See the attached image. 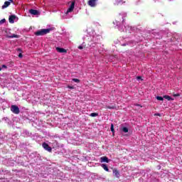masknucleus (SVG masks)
<instances>
[{"label":"nucleus","instance_id":"1","mask_svg":"<svg viewBox=\"0 0 182 182\" xmlns=\"http://www.w3.org/2000/svg\"><path fill=\"white\" fill-rule=\"evenodd\" d=\"M126 16H127V14L126 12H121L116 17L115 21H113V23L115 25L117 29L120 31V32H126V33H132L133 32V28L130 26H126L124 23Z\"/></svg>","mask_w":182,"mask_h":182},{"label":"nucleus","instance_id":"2","mask_svg":"<svg viewBox=\"0 0 182 182\" xmlns=\"http://www.w3.org/2000/svg\"><path fill=\"white\" fill-rule=\"evenodd\" d=\"M100 36H86L85 37V42L88 43V46L90 48H96L99 43H100V39H101Z\"/></svg>","mask_w":182,"mask_h":182},{"label":"nucleus","instance_id":"3","mask_svg":"<svg viewBox=\"0 0 182 182\" xmlns=\"http://www.w3.org/2000/svg\"><path fill=\"white\" fill-rule=\"evenodd\" d=\"M52 31V28H46V29H41L37 31L35 33L36 36H43V35H47Z\"/></svg>","mask_w":182,"mask_h":182},{"label":"nucleus","instance_id":"4","mask_svg":"<svg viewBox=\"0 0 182 182\" xmlns=\"http://www.w3.org/2000/svg\"><path fill=\"white\" fill-rule=\"evenodd\" d=\"M11 111L12 112V113H14V114H19L21 112L19 110V107L16 105H11Z\"/></svg>","mask_w":182,"mask_h":182},{"label":"nucleus","instance_id":"5","mask_svg":"<svg viewBox=\"0 0 182 182\" xmlns=\"http://www.w3.org/2000/svg\"><path fill=\"white\" fill-rule=\"evenodd\" d=\"M75 1H73L70 6V7L68 8V9L66 11V14L68 15V14H70V12H73V10L75 9Z\"/></svg>","mask_w":182,"mask_h":182},{"label":"nucleus","instance_id":"6","mask_svg":"<svg viewBox=\"0 0 182 182\" xmlns=\"http://www.w3.org/2000/svg\"><path fill=\"white\" fill-rule=\"evenodd\" d=\"M18 19V17L15 15H11L9 18V21L10 23H15V21Z\"/></svg>","mask_w":182,"mask_h":182},{"label":"nucleus","instance_id":"7","mask_svg":"<svg viewBox=\"0 0 182 182\" xmlns=\"http://www.w3.org/2000/svg\"><path fill=\"white\" fill-rule=\"evenodd\" d=\"M43 149L45 150H46L47 151H52V148L50 146H49V144H46V143H43L42 144Z\"/></svg>","mask_w":182,"mask_h":182},{"label":"nucleus","instance_id":"8","mask_svg":"<svg viewBox=\"0 0 182 182\" xmlns=\"http://www.w3.org/2000/svg\"><path fill=\"white\" fill-rule=\"evenodd\" d=\"M96 2H97V0H90L88 1V5L91 6L92 8H95L96 6Z\"/></svg>","mask_w":182,"mask_h":182},{"label":"nucleus","instance_id":"9","mask_svg":"<svg viewBox=\"0 0 182 182\" xmlns=\"http://www.w3.org/2000/svg\"><path fill=\"white\" fill-rule=\"evenodd\" d=\"M112 173L113 176H114V177H117V178H119L120 177V173H119V171H117V169L114 168Z\"/></svg>","mask_w":182,"mask_h":182},{"label":"nucleus","instance_id":"10","mask_svg":"<svg viewBox=\"0 0 182 182\" xmlns=\"http://www.w3.org/2000/svg\"><path fill=\"white\" fill-rule=\"evenodd\" d=\"M56 50H57V52H59V53H66V52H67L66 49L59 48V47L56 48Z\"/></svg>","mask_w":182,"mask_h":182},{"label":"nucleus","instance_id":"11","mask_svg":"<svg viewBox=\"0 0 182 182\" xmlns=\"http://www.w3.org/2000/svg\"><path fill=\"white\" fill-rule=\"evenodd\" d=\"M124 0H114V5H122V4H124Z\"/></svg>","mask_w":182,"mask_h":182},{"label":"nucleus","instance_id":"12","mask_svg":"<svg viewBox=\"0 0 182 182\" xmlns=\"http://www.w3.org/2000/svg\"><path fill=\"white\" fill-rule=\"evenodd\" d=\"M29 14H31V15H38L39 11H38L37 10H35V9H30Z\"/></svg>","mask_w":182,"mask_h":182},{"label":"nucleus","instance_id":"13","mask_svg":"<svg viewBox=\"0 0 182 182\" xmlns=\"http://www.w3.org/2000/svg\"><path fill=\"white\" fill-rule=\"evenodd\" d=\"M101 163H109V158L107 156L101 157Z\"/></svg>","mask_w":182,"mask_h":182},{"label":"nucleus","instance_id":"14","mask_svg":"<svg viewBox=\"0 0 182 182\" xmlns=\"http://www.w3.org/2000/svg\"><path fill=\"white\" fill-rule=\"evenodd\" d=\"M84 41L85 42H83L82 44L78 47V49L82 50L83 49V48L86 47V43H87V42H86V39L85 38V37H84Z\"/></svg>","mask_w":182,"mask_h":182},{"label":"nucleus","instance_id":"15","mask_svg":"<svg viewBox=\"0 0 182 182\" xmlns=\"http://www.w3.org/2000/svg\"><path fill=\"white\" fill-rule=\"evenodd\" d=\"M9 5H11L10 1H5L4 4L2 6V9H5V8H8V6H9Z\"/></svg>","mask_w":182,"mask_h":182},{"label":"nucleus","instance_id":"16","mask_svg":"<svg viewBox=\"0 0 182 182\" xmlns=\"http://www.w3.org/2000/svg\"><path fill=\"white\" fill-rule=\"evenodd\" d=\"M1 122H4V123H7V124H10V123H11V121L9 119L8 117L2 118Z\"/></svg>","mask_w":182,"mask_h":182},{"label":"nucleus","instance_id":"17","mask_svg":"<svg viewBox=\"0 0 182 182\" xmlns=\"http://www.w3.org/2000/svg\"><path fill=\"white\" fill-rule=\"evenodd\" d=\"M101 167H102V168H103L105 171H107V172L110 171L109 170V168L107 167V165H106V164H101Z\"/></svg>","mask_w":182,"mask_h":182},{"label":"nucleus","instance_id":"18","mask_svg":"<svg viewBox=\"0 0 182 182\" xmlns=\"http://www.w3.org/2000/svg\"><path fill=\"white\" fill-rule=\"evenodd\" d=\"M164 99H166V100H168V101L174 100V99L173 97H170L168 95H164Z\"/></svg>","mask_w":182,"mask_h":182},{"label":"nucleus","instance_id":"19","mask_svg":"<svg viewBox=\"0 0 182 182\" xmlns=\"http://www.w3.org/2000/svg\"><path fill=\"white\" fill-rule=\"evenodd\" d=\"M122 132H123L124 133H129V128H127V127H124L122 128Z\"/></svg>","mask_w":182,"mask_h":182},{"label":"nucleus","instance_id":"20","mask_svg":"<svg viewBox=\"0 0 182 182\" xmlns=\"http://www.w3.org/2000/svg\"><path fill=\"white\" fill-rule=\"evenodd\" d=\"M9 38L10 39H12V38H19V36H18V35H16V34H13V35H11V36H9Z\"/></svg>","mask_w":182,"mask_h":182},{"label":"nucleus","instance_id":"21","mask_svg":"<svg viewBox=\"0 0 182 182\" xmlns=\"http://www.w3.org/2000/svg\"><path fill=\"white\" fill-rule=\"evenodd\" d=\"M90 116L91 117H97V116H99V114H97V113H96V112H93V113H91V114H90Z\"/></svg>","mask_w":182,"mask_h":182},{"label":"nucleus","instance_id":"22","mask_svg":"<svg viewBox=\"0 0 182 182\" xmlns=\"http://www.w3.org/2000/svg\"><path fill=\"white\" fill-rule=\"evenodd\" d=\"M157 100H160L161 102H163V100H164V97H160V96H157L156 97Z\"/></svg>","mask_w":182,"mask_h":182},{"label":"nucleus","instance_id":"23","mask_svg":"<svg viewBox=\"0 0 182 182\" xmlns=\"http://www.w3.org/2000/svg\"><path fill=\"white\" fill-rule=\"evenodd\" d=\"M73 82H75V83H79V82H80V80L77 78H73Z\"/></svg>","mask_w":182,"mask_h":182},{"label":"nucleus","instance_id":"24","mask_svg":"<svg viewBox=\"0 0 182 182\" xmlns=\"http://www.w3.org/2000/svg\"><path fill=\"white\" fill-rule=\"evenodd\" d=\"M116 107H114V105H112V106H109V105H107L106 106V109H115Z\"/></svg>","mask_w":182,"mask_h":182},{"label":"nucleus","instance_id":"25","mask_svg":"<svg viewBox=\"0 0 182 182\" xmlns=\"http://www.w3.org/2000/svg\"><path fill=\"white\" fill-rule=\"evenodd\" d=\"M6 19L5 18H3L2 20L0 21V25H2V23H5L6 22Z\"/></svg>","mask_w":182,"mask_h":182},{"label":"nucleus","instance_id":"26","mask_svg":"<svg viewBox=\"0 0 182 182\" xmlns=\"http://www.w3.org/2000/svg\"><path fill=\"white\" fill-rule=\"evenodd\" d=\"M111 132H112V133H114V127L113 126V124H111Z\"/></svg>","mask_w":182,"mask_h":182},{"label":"nucleus","instance_id":"27","mask_svg":"<svg viewBox=\"0 0 182 182\" xmlns=\"http://www.w3.org/2000/svg\"><path fill=\"white\" fill-rule=\"evenodd\" d=\"M136 80H143V79H141V77L138 76L136 77Z\"/></svg>","mask_w":182,"mask_h":182},{"label":"nucleus","instance_id":"28","mask_svg":"<svg viewBox=\"0 0 182 182\" xmlns=\"http://www.w3.org/2000/svg\"><path fill=\"white\" fill-rule=\"evenodd\" d=\"M180 97V94H175V95H173V97Z\"/></svg>","mask_w":182,"mask_h":182},{"label":"nucleus","instance_id":"29","mask_svg":"<svg viewBox=\"0 0 182 182\" xmlns=\"http://www.w3.org/2000/svg\"><path fill=\"white\" fill-rule=\"evenodd\" d=\"M68 89H74L75 87H74L73 86L68 85Z\"/></svg>","mask_w":182,"mask_h":182},{"label":"nucleus","instance_id":"30","mask_svg":"<svg viewBox=\"0 0 182 182\" xmlns=\"http://www.w3.org/2000/svg\"><path fill=\"white\" fill-rule=\"evenodd\" d=\"M7 68H8V67H7L6 65H2V68H1V69H2V68H4V69H6Z\"/></svg>","mask_w":182,"mask_h":182},{"label":"nucleus","instance_id":"31","mask_svg":"<svg viewBox=\"0 0 182 182\" xmlns=\"http://www.w3.org/2000/svg\"><path fill=\"white\" fill-rule=\"evenodd\" d=\"M168 1H173V0H168ZM154 2H160V0H154Z\"/></svg>","mask_w":182,"mask_h":182},{"label":"nucleus","instance_id":"32","mask_svg":"<svg viewBox=\"0 0 182 182\" xmlns=\"http://www.w3.org/2000/svg\"><path fill=\"white\" fill-rule=\"evenodd\" d=\"M22 56H23V55H22V53H19V54H18V58H22Z\"/></svg>","mask_w":182,"mask_h":182},{"label":"nucleus","instance_id":"33","mask_svg":"<svg viewBox=\"0 0 182 182\" xmlns=\"http://www.w3.org/2000/svg\"><path fill=\"white\" fill-rule=\"evenodd\" d=\"M126 45H127V44L124 43V44H122V46H126Z\"/></svg>","mask_w":182,"mask_h":182},{"label":"nucleus","instance_id":"34","mask_svg":"<svg viewBox=\"0 0 182 182\" xmlns=\"http://www.w3.org/2000/svg\"><path fill=\"white\" fill-rule=\"evenodd\" d=\"M155 116H160V114H159V113L155 114Z\"/></svg>","mask_w":182,"mask_h":182},{"label":"nucleus","instance_id":"35","mask_svg":"<svg viewBox=\"0 0 182 182\" xmlns=\"http://www.w3.org/2000/svg\"><path fill=\"white\" fill-rule=\"evenodd\" d=\"M18 52H21L22 50L21 48L18 49Z\"/></svg>","mask_w":182,"mask_h":182},{"label":"nucleus","instance_id":"36","mask_svg":"<svg viewBox=\"0 0 182 182\" xmlns=\"http://www.w3.org/2000/svg\"><path fill=\"white\" fill-rule=\"evenodd\" d=\"M139 2H141L140 1H138L137 2H136V5H139Z\"/></svg>","mask_w":182,"mask_h":182},{"label":"nucleus","instance_id":"37","mask_svg":"<svg viewBox=\"0 0 182 182\" xmlns=\"http://www.w3.org/2000/svg\"><path fill=\"white\" fill-rule=\"evenodd\" d=\"M10 1V2H14V0H9Z\"/></svg>","mask_w":182,"mask_h":182},{"label":"nucleus","instance_id":"38","mask_svg":"<svg viewBox=\"0 0 182 182\" xmlns=\"http://www.w3.org/2000/svg\"><path fill=\"white\" fill-rule=\"evenodd\" d=\"M1 70H2V68L0 67V72H1Z\"/></svg>","mask_w":182,"mask_h":182},{"label":"nucleus","instance_id":"39","mask_svg":"<svg viewBox=\"0 0 182 182\" xmlns=\"http://www.w3.org/2000/svg\"><path fill=\"white\" fill-rule=\"evenodd\" d=\"M99 53H102V51L99 50Z\"/></svg>","mask_w":182,"mask_h":182},{"label":"nucleus","instance_id":"40","mask_svg":"<svg viewBox=\"0 0 182 182\" xmlns=\"http://www.w3.org/2000/svg\"><path fill=\"white\" fill-rule=\"evenodd\" d=\"M94 56H96V54L94 53Z\"/></svg>","mask_w":182,"mask_h":182}]
</instances>
